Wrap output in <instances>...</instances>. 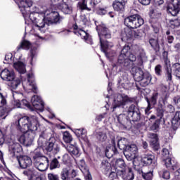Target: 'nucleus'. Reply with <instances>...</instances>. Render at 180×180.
Returning <instances> with one entry per match:
<instances>
[{"instance_id": "1", "label": "nucleus", "mask_w": 180, "mask_h": 180, "mask_svg": "<svg viewBox=\"0 0 180 180\" xmlns=\"http://www.w3.org/2000/svg\"><path fill=\"white\" fill-rule=\"evenodd\" d=\"M14 124L17 130L24 134L18 138L19 143L27 147L30 146L33 139L29 137L27 131H37L39 127H40L39 118L35 115H25L15 121Z\"/></svg>"}, {"instance_id": "2", "label": "nucleus", "mask_w": 180, "mask_h": 180, "mask_svg": "<svg viewBox=\"0 0 180 180\" xmlns=\"http://www.w3.org/2000/svg\"><path fill=\"white\" fill-rule=\"evenodd\" d=\"M94 23L99 37L101 51L106 54L109 49V41H108V39H112V31L103 22L99 23L98 21H95Z\"/></svg>"}, {"instance_id": "3", "label": "nucleus", "mask_w": 180, "mask_h": 180, "mask_svg": "<svg viewBox=\"0 0 180 180\" xmlns=\"http://www.w3.org/2000/svg\"><path fill=\"white\" fill-rule=\"evenodd\" d=\"M137 57L136 54L130 53V46L125 44L118 57L117 64L122 67H133V63L136 62Z\"/></svg>"}, {"instance_id": "4", "label": "nucleus", "mask_w": 180, "mask_h": 180, "mask_svg": "<svg viewBox=\"0 0 180 180\" xmlns=\"http://www.w3.org/2000/svg\"><path fill=\"white\" fill-rule=\"evenodd\" d=\"M162 15L161 10L158 7L155 6L150 8L148 13V15L150 18L149 19V23L155 34L160 33V27H161L160 18H161Z\"/></svg>"}, {"instance_id": "5", "label": "nucleus", "mask_w": 180, "mask_h": 180, "mask_svg": "<svg viewBox=\"0 0 180 180\" xmlns=\"http://www.w3.org/2000/svg\"><path fill=\"white\" fill-rule=\"evenodd\" d=\"M63 141L66 143L68 145H64L65 150H67L68 153L70 154L72 156L79 157V148H78V145L77 143L74 144H71V141H72V135L70 133V131H66L63 134Z\"/></svg>"}, {"instance_id": "6", "label": "nucleus", "mask_w": 180, "mask_h": 180, "mask_svg": "<svg viewBox=\"0 0 180 180\" xmlns=\"http://www.w3.org/2000/svg\"><path fill=\"white\" fill-rule=\"evenodd\" d=\"M134 78L135 81L139 82V85L143 88L150 85L152 79L151 75L148 72H144L141 68L136 69Z\"/></svg>"}, {"instance_id": "7", "label": "nucleus", "mask_w": 180, "mask_h": 180, "mask_svg": "<svg viewBox=\"0 0 180 180\" xmlns=\"http://www.w3.org/2000/svg\"><path fill=\"white\" fill-rule=\"evenodd\" d=\"M124 25L129 29H137L144 25V19L139 14L131 15L124 18Z\"/></svg>"}, {"instance_id": "8", "label": "nucleus", "mask_w": 180, "mask_h": 180, "mask_svg": "<svg viewBox=\"0 0 180 180\" xmlns=\"http://www.w3.org/2000/svg\"><path fill=\"white\" fill-rule=\"evenodd\" d=\"M73 33L76 36H80L82 40H84L87 44H94L92 36L88 32L84 30V27H79L77 23L72 25Z\"/></svg>"}, {"instance_id": "9", "label": "nucleus", "mask_w": 180, "mask_h": 180, "mask_svg": "<svg viewBox=\"0 0 180 180\" xmlns=\"http://www.w3.org/2000/svg\"><path fill=\"white\" fill-rule=\"evenodd\" d=\"M128 117H129L131 122H140L141 119V112L140 108L135 104L129 105L127 110Z\"/></svg>"}, {"instance_id": "10", "label": "nucleus", "mask_w": 180, "mask_h": 180, "mask_svg": "<svg viewBox=\"0 0 180 180\" xmlns=\"http://www.w3.org/2000/svg\"><path fill=\"white\" fill-rule=\"evenodd\" d=\"M139 153V148L136 144L128 145L124 150L123 154L128 161H133L134 158H136Z\"/></svg>"}, {"instance_id": "11", "label": "nucleus", "mask_w": 180, "mask_h": 180, "mask_svg": "<svg viewBox=\"0 0 180 180\" xmlns=\"http://www.w3.org/2000/svg\"><path fill=\"white\" fill-rule=\"evenodd\" d=\"M142 164L144 167H150L152 165L153 168L157 167V160H155V155L153 152L146 153L142 156Z\"/></svg>"}, {"instance_id": "12", "label": "nucleus", "mask_w": 180, "mask_h": 180, "mask_svg": "<svg viewBox=\"0 0 180 180\" xmlns=\"http://www.w3.org/2000/svg\"><path fill=\"white\" fill-rule=\"evenodd\" d=\"M18 6L23 9L25 12H22L23 16H30V19H32V15L33 13L30 11V7L33 6V1L32 0H18Z\"/></svg>"}, {"instance_id": "13", "label": "nucleus", "mask_w": 180, "mask_h": 180, "mask_svg": "<svg viewBox=\"0 0 180 180\" xmlns=\"http://www.w3.org/2000/svg\"><path fill=\"white\" fill-rule=\"evenodd\" d=\"M45 19L48 26H50V25H57V23L61 22V16H60V13L58 11L53 10L49 13L46 14Z\"/></svg>"}, {"instance_id": "14", "label": "nucleus", "mask_w": 180, "mask_h": 180, "mask_svg": "<svg viewBox=\"0 0 180 180\" xmlns=\"http://www.w3.org/2000/svg\"><path fill=\"white\" fill-rule=\"evenodd\" d=\"M22 146L19 143H13L8 145V154L12 158L20 157V153L22 151Z\"/></svg>"}, {"instance_id": "15", "label": "nucleus", "mask_w": 180, "mask_h": 180, "mask_svg": "<svg viewBox=\"0 0 180 180\" xmlns=\"http://www.w3.org/2000/svg\"><path fill=\"white\" fill-rule=\"evenodd\" d=\"M78 175V172L75 169H68L65 167L60 172V179L62 180H72Z\"/></svg>"}, {"instance_id": "16", "label": "nucleus", "mask_w": 180, "mask_h": 180, "mask_svg": "<svg viewBox=\"0 0 180 180\" xmlns=\"http://www.w3.org/2000/svg\"><path fill=\"white\" fill-rule=\"evenodd\" d=\"M17 161H18V164L21 169H26L27 168H30V167L33 165V161L32 160V158L27 155H20V157H18Z\"/></svg>"}, {"instance_id": "17", "label": "nucleus", "mask_w": 180, "mask_h": 180, "mask_svg": "<svg viewBox=\"0 0 180 180\" xmlns=\"http://www.w3.org/2000/svg\"><path fill=\"white\" fill-rule=\"evenodd\" d=\"M110 140L112 147L105 149V157L107 158H112L113 155L119 154V150H117V148L116 147V136H112Z\"/></svg>"}, {"instance_id": "18", "label": "nucleus", "mask_w": 180, "mask_h": 180, "mask_svg": "<svg viewBox=\"0 0 180 180\" xmlns=\"http://www.w3.org/2000/svg\"><path fill=\"white\" fill-rule=\"evenodd\" d=\"M31 103L32 106V110L36 109L37 110H40L43 112L44 110V103L41 100V97L39 96H33L31 98Z\"/></svg>"}, {"instance_id": "19", "label": "nucleus", "mask_w": 180, "mask_h": 180, "mask_svg": "<svg viewBox=\"0 0 180 180\" xmlns=\"http://www.w3.org/2000/svg\"><path fill=\"white\" fill-rule=\"evenodd\" d=\"M155 110H156V115H152L149 117V120H155V119H159L160 120H163V122H165V120L164 119V112H165V110L164 109V105L161 103V101L158 102V104L155 108Z\"/></svg>"}, {"instance_id": "20", "label": "nucleus", "mask_w": 180, "mask_h": 180, "mask_svg": "<svg viewBox=\"0 0 180 180\" xmlns=\"http://www.w3.org/2000/svg\"><path fill=\"white\" fill-rule=\"evenodd\" d=\"M171 2L167 7V11L172 16H176L180 12V0H171Z\"/></svg>"}, {"instance_id": "21", "label": "nucleus", "mask_w": 180, "mask_h": 180, "mask_svg": "<svg viewBox=\"0 0 180 180\" xmlns=\"http://www.w3.org/2000/svg\"><path fill=\"white\" fill-rule=\"evenodd\" d=\"M148 137L150 139V146L154 151L160 150V141L158 139V134L154 133H148Z\"/></svg>"}, {"instance_id": "22", "label": "nucleus", "mask_w": 180, "mask_h": 180, "mask_svg": "<svg viewBox=\"0 0 180 180\" xmlns=\"http://www.w3.org/2000/svg\"><path fill=\"white\" fill-rule=\"evenodd\" d=\"M119 176H121L123 180H134V172L133 168L129 167L124 170H120L118 172Z\"/></svg>"}, {"instance_id": "23", "label": "nucleus", "mask_w": 180, "mask_h": 180, "mask_svg": "<svg viewBox=\"0 0 180 180\" xmlns=\"http://www.w3.org/2000/svg\"><path fill=\"white\" fill-rule=\"evenodd\" d=\"M127 0H115L112 3V8L115 12L123 13L125 11Z\"/></svg>"}, {"instance_id": "24", "label": "nucleus", "mask_w": 180, "mask_h": 180, "mask_svg": "<svg viewBox=\"0 0 180 180\" xmlns=\"http://www.w3.org/2000/svg\"><path fill=\"white\" fill-rule=\"evenodd\" d=\"M79 168L82 174H84L86 180H92V175L89 172V168L86 166V163L84 160H81L79 161Z\"/></svg>"}, {"instance_id": "25", "label": "nucleus", "mask_w": 180, "mask_h": 180, "mask_svg": "<svg viewBox=\"0 0 180 180\" xmlns=\"http://www.w3.org/2000/svg\"><path fill=\"white\" fill-rule=\"evenodd\" d=\"M118 123L122 124L123 127L127 129V127H131V120L129 117V115L120 114L117 117Z\"/></svg>"}, {"instance_id": "26", "label": "nucleus", "mask_w": 180, "mask_h": 180, "mask_svg": "<svg viewBox=\"0 0 180 180\" xmlns=\"http://www.w3.org/2000/svg\"><path fill=\"white\" fill-rule=\"evenodd\" d=\"M165 165L169 171H171L172 172H174V171L178 169L179 165H178V162L175 158H167L165 159Z\"/></svg>"}, {"instance_id": "27", "label": "nucleus", "mask_w": 180, "mask_h": 180, "mask_svg": "<svg viewBox=\"0 0 180 180\" xmlns=\"http://www.w3.org/2000/svg\"><path fill=\"white\" fill-rule=\"evenodd\" d=\"M116 140H117V146L119 150L124 152L125 149L127 148L129 146V140L124 137L119 136H117L115 138V144H116Z\"/></svg>"}, {"instance_id": "28", "label": "nucleus", "mask_w": 180, "mask_h": 180, "mask_svg": "<svg viewBox=\"0 0 180 180\" xmlns=\"http://www.w3.org/2000/svg\"><path fill=\"white\" fill-rule=\"evenodd\" d=\"M0 77L4 81H13V79H15V72L10 71L7 68H5L1 71Z\"/></svg>"}, {"instance_id": "29", "label": "nucleus", "mask_w": 180, "mask_h": 180, "mask_svg": "<svg viewBox=\"0 0 180 180\" xmlns=\"http://www.w3.org/2000/svg\"><path fill=\"white\" fill-rule=\"evenodd\" d=\"M149 44L153 50L155 56H160V54H161V52H160L161 47L160 46V41H158V38L156 39L154 38H150L149 39Z\"/></svg>"}, {"instance_id": "30", "label": "nucleus", "mask_w": 180, "mask_h": 180, "mask_svg": "<svg viewBox=\"0 0 180 180\" xmlns=\"http://www.w3.org/2000/svg\"><path fill=\"white\" fill-rule=\"evenodd\" d=\"M100 168L105 175H108L112 169V165L107 160H103Z\"/></svg>"}, {"instance_id": "31", "label": "nucleus", "mask_w": 180, "mask_h": 180, "mask_svg": "<svg viewBox=\"0 0 180 180\" xmlns=\"http://www.w3.org/2000/svg\"><path fill=\"white\" fill-rule=\"evenodd\" d=\"M165 68V77L167 82H171L172 81V69L171 68V65L167 63L164 66Z\"/></svg>"}, {"instance_id": "32", "label": "nucleus", "mask_w": 180, "mask_h": 180, "mask_svg": "<svg viewBox=\"0 0 180 180\" xmlns=\"http://www.w3.org/2000/svg\"><path fill=\"white\" fill-rule=\"evenodd\" d=\"M173 130H176L180 125V111H176L171 120Z\"/></svg>"}, {"instance_id": "33", "label": "nucleus", "mask_w": 180, "mask_h": 180, "mask_svg": "<svg viewBox=\"0 0 180 180\" xmlns=\"http://www.w3.org/2000/svg\"><path fill=\"white\" fill-rule=\"evenodd\" d=\"M31 47L32 42L27 39H22L16 49L17 51H20V50H30Z\"/></svg>"}, {"instance_id": "34", "label": "nucleus", "mask_w": 180, "mask_h": 180, "mask_svg": "<svg viewBox=\"0 0 180 180\" xmlns=\"http://www.w3.org/2000/svg\"><path fill=\"white\" fill-rule=\"evenodd\" d=\"M36 174L37 172L34 170V169H25V170L22 172V174L24 176H27L28 180H32L36 178Z\"/></svg>"}, {"instance_id": "35", "label": "nucleus", "mask_w": 180, "mask_h": 180, "mask_svg": "<svg viewBox=\"0 0 180 180\" xmlns=\"http://www.w3.org/2000/svg\"><path fill=\"white\" fill-rule=\"evenodd\" d=\"M120 98H121V100L118 101L119 103L117 104H112V108L115 110L116 108H120V106H124L127 102H130V98L128 97V96H122L120 95Z\"/></svg>"}, {"instance_id": "36", "label": "nucleus", "mask_w": 180, "mask_h": 180, "mask_svg": "<svg viewBox=\"0 0 180 180\" xmlns=\"http://www.w3.org/2000/svg\"><path fill=\"white\" fill-rule=\"evenodd\" d=\"M133 161V165H134V169H136V171H138L139 174V172H141V171H143V167H144V164H143L142 162V159L141 160H139V158H135L132 160Z\"/></svg>"}, {"instance_id": "37", "label": "nucleus", "mask_w": 180, "mask_h": 180, "mask_svg": "<svg viewBox=\"0 0 180 180\" xmlns=\"http://www.w3.org/2000/svg\"><path fill=\"white\" fill-rule=\"evenodd\" d=\"M158 99V92H155L153 94L152 96L146 98V102L148 105L154 108L157 105V101Z\"/></svg>"}, {"instance_id": "38", "label": "nucleus", "mask_w": 180, "mask_h": 180, "mask_svg": "<svg viewBox=\"0 0 180 180\" xmlns=\"http://www.w3.org/2000/svg\"><path fill=\"white\" fill-rule=\"evenodd\" d=\"M160 94L163 98V101H167L169 98V89L167 85H160Z\"/></svg>"}, {"instance_id": "39", "label": "nucleus", "mask_w": 180, "mask_h": 180, "mask_svg": "<svg viewBox=\"0 0 180 180\" xmlns=\"http://www.w3.org/2000/svg\"><path fill=\"white\" fill-rule=\"evenodd\" d=\"M58 9L61 11L65 15H71L72 13V6H64V4L58 5Z\"/></svg>"}, {"instance_id": "40", "label": "nucleus", "mask_w": 180, "mask_h": 180, "mask_svg": "<svg viewBox=\"0 0 180 180\" xmlns=\"http://www.w3.org/2000/svg\"><path fill=\"white\" fill-rule=\"evenodd\" d=\"M13 67L15 70H16L17 71H18V72H20V74H25L26 71L25 63L22 61H18L16 63H14Z\"/></svg>"}, {"instance_id": "41", "label": "nucleus", "mask_w": 180, "mask_h": 180, "mask_svg": "<svg viewBox=\"0 0 180 180\" xmlns=\"http://www.w3.org/2000/svg\"><path fill=\"white\" fill-rule=\"evenodd\" d=\"M115 166L117 168H121V171H124L127 168H129V166L126 165L124 160L122 158L117 159L115 161Z\"/></svg>"}, {"instance_id": "42", "label": "nucleus", "mask_w": 180, "mask_h": 180, "mask_svg": "<svg viewBox=\"0 0 180 180\" xmlns=\"http://www.w3.org/2000/svg\"><path fill=\"white\" fill-rule=\"evenodd\" d=\"M93 12L96 13V15H99L100 16H103V15H106L108 13V7L102 8V7H93Z\"/></svg>"}, {"instance_id": "43", "label": "nucleus", "mask_w": 180, "mask_h": 180, "mask_svg": "<svg viewBox=\"0 0 180 180\" xmlns=\"http://www.w3.org/2000/svg\"><path fill=\"white\" fill-rule=\"evenodd\" d=\"M153 171H149L148 172H144L142 171L139 172V174L141 175L143 179L144 180H153L154 176Z\"/></svg>"}, {"instance_id": "44", "label": "nucleus", "mask_w": 180, "mask_h": 180, "mask_svg": "<svg viewBox=\"0 0 180 180\" xmlns=\"http://www.w3.org/2000/svg\"><path fill=\"white\" fill-rule=\"evenodd\" d=\"M76 134L77 137L82 139V140H88V136H86V129H77Z\"/></svg>"}, {"instance_id": "45", "label": "nucleus", "mask_w": 180, "mask_h": 180, "mask_svg": "<svg viewBox=\"0 0 180 180\" xmlns=\"http://www.w3.org/2000/svg\"><path fill=\"white\" fill-rule=\"evenodd\" d=\"M34 161L35 165H49V158L46 156H42L41 158H39L38 159H36Z\"/></svg>"}, {"instance_id": "46", "label": "nucleus", "mask_w": 180, "mask_h": 180, "mask_svg": "<svg viewBox=\"0 0 180 180\" xmlns=\"http://www.w3.org/2000/svg\"><path fill=\"white\" fill-rule=\"evenodd\" d=\"M162 121H163L162 120L156 118L155 121L151 125L150 129L153 130V131H158V130H160V126L161 124V122Z\"/></svg>"}, {"instance_id": "47", "label": "nucleus", "mask_w": 180, "mask_h": 180, "mask_svg": "<svg viewBox=\"0 0 180 180\" xmlns=\"http://www.w3.org/2000/svg\"><path fill=\"white\" fill-rule=\"evenodd\" d=\"M34 20H35L36 22L35 26L37 27H39V29H43V27L46 26V23L47 25V20H46V18L44 19H39V20L34 18Z\"/></svg>"}, {"instance_id": "48", "label": "nucleus", "mask_w": 180, "mask_h": 180, "mask_svg": "<svg viewBox=\"0 0 180 180\" xmlns=\"http://www.w3.org/2000/svg\"><path fill=\"white\" fill-rule=\"evenodd\" d=\"M87 4L88 2L86 0H82V2L79 1L78 5L82 11H88V12H91L92 9L88 7Z\"/></svg>"}, {"instance_id": "49", "label": "nucleus", "mask_w": 180, "mask_h": 180, "mask_svg": "<svg viewBox=\"0 0 180 180\" xmlns=\"http://www.w3.org/2000/svg\"><path fill=\"white\" fill-rule=\"evenodd\" d=\"M30 64L33 65V61H36L37 59V51L34 49H32L30 51Z\"/></svg>"}, {"instance_id": "50", "label": "nucleus", "mask_w": 180, "mask_h": 180, "mask_svg": "<svg viewBox=\"0 0 180 180\" xmlns=\"http://www.w3.org/2000/svg\"><path fill=\"white\" fill-rule=\"evenodd\" d=\"M57 143V141L56 140V138L52 137L50 138L48 141V146H46V151L51 152L53 150V146L55 145V143Z\"/></svg>"}, {"instance_id": "51", "label": "nucleus", "mask_w": 180, "mask_h": 180, "mask_svg": "<svg viewBox=\"0 0 180 180\" xmlns=\"http://www.w3.org/2000/svg\"><path fill=\"white\" fill-rule=\"evenodd\" d=\"M173 72L174 75L180 79V63H176L172 65Z\"/></svg>"}, {"instance_id": "52", "label": "nucleus", "mask_w": 180, "mask_h": 180, "mask_svg": "<svg viewBox=\"0 0 180 180\" xmlns=\"http://www.w3.org/2000/svg\"><path fill=\"white\" fill-rule=\"evenodd\" d=\"M155 74L159 78H161V77H162L164 74V72H162V65L158 64L155 67Z\"/></svg>"}, {"instance_id": "53", "label": "nucleus", "mask_w": 180, "mask_h": 180, "mask_svg": "<svg viewBox=\"0 0 180 180\" xmlns=\"http://www.w3.org/2000/svg\"><path fill=\"white\" fill-rule=\"evenodd\" d=\"M60 162L55 158L51 161L49 168L50 169H56V168H60Z\"/></svg>"}, {"instance_id": "54", "label": "nucleus", "mask_w": 180, "mask_h": 180, "mask_svg": "<svg viewBox=\"0 0 180 180\" xmlns=\"http://www.w3.org/2000/svg\"><path fill=\"white\" fill-rule=\"evenodd\" d=\"M124 34L126 35V39L129 40L130 39H133L134 37V30L133 28H128L125 29L124 32Z\"/></svg>"}, {"instance_id": "55", "label": "nucleus", "mask_w": 180, "mask_h": 180, "mask_svg": "<svg viewBox=\"0 0 180 180\" xmlns=\"http://www.w3.org/2000/svg\"><path fill=\"white\" fill-rule=\"evenodd\" d=\"M10 86L13 89H16L19 85H20V79H14L13 80H11Z\"/></svg>"}, {"instance_id": "56", "label": "nucleus", "mask_w": 180, "mask_h": 180, "mask_svg": "<svg viewBox=\"0 0 180 180\" xmlns=\"http://www.w3.org/2000/svg\"><path fill=\"white\" fill-rule=\"evenodd\" d=\"M166 35H167V43L169 44H172V43H174V35L171 34V31L169 30L166 31Z\"/></svg>"}, {"instance_id": "57", "label": "nucleus", "mask_w": 180, "mask_h": 180, "mask_svg": "<svg viewBox=\"0 0 180 180\" xmlns=\"http://www.w3.org/2000/svg\"><path fill=\"white\" fill-rule=\"evenodd\" d=\"M143 34H144V31H143V30H134V37L135 39H141Z\"/></svg>"}, {"instance_id": "58", "label": "nucleus", "mask_w": 180, "mask_h": 180, "mask_svg": "<svg viewBox=\"0 0 180 180\" xmlns=\"http://www.w3.org/2000/svg\"><path fill=\"white\" fill-rule=\"evenodd\" d=\"M160 176L163 179L168 180L169 179L171 174L169 171L167 170H163L162 172H160Z\"/></svg>"}, {"instance_id": "59", "label": "nucleus", "mask_w": 180, "mask_h": 180, "mask_svg": "<svg viewBox=\"0 0 180 180\" xmlns=\"http://www.w3.org/2000/svg\"><path fill=\"white\" fill-rule=\"evenodd\" d=\"M179 26H180L179 20L175 19V20H170V27H172V29H175L176 27H179Z\"/></svg>"}, {"instance_id": "60", "label": "nucleus", "mask_w": 180, "mask_h": 180, "mask_svg": "<svg viewBox=\"0 0 180 180\" xmlns=\"http://www.w3.org/2000/svg\"><path fill=\"white\" fill-rule=\"evenodd\" d=\"M97 139L98 140H99V141L103 142L106 141V139H108V136H106V134L102 131H99L98 133Z\"/></svg>"}, {"instance_id": "61", "label": "nucleus", "mask_w": 180, "mask_h": 180, "mask_svg": "<svg viewBox=\"0 0 180 180\" xmlns=\"http://www.w3.org/2000/svg\"><path fill=\"white\" fill-rule=\"evenodd\" d=\"M162 161L164 162L165 160H167V158H169V150L167 148H163L162 152Z\"/></svg>"}, {"instance_id": "62", "label": "nucleus", "mask_w": 180, "mask_h": 180, "mask_svg": "<svg viewBox=\"0 0 180 180\" xmlns=\"http://www.w3.org/2000/svg\"><path fill=\"white\" fill-rule=\"evenodd\" d=\"M47 178L48 180H60V176L54 173H49Z\"/></svg>"}, {"instance_id": "63", "label": "nucleus", "mask_w": 180, "mask_h": 180, "mask_svg": "<svg viewBox=\"0 0 180 180\" xmlns=\"http://www.w3.org/2000/svg\"><path fill=\"white\" fill-rule=\"evenodd\" d=\"M107 175L108 176L110 180L116 179V177L117 176V175H119V172L116 173L115 172H112L111 169L110 171L108 172Z\"/></svg>"}, {"instance_id": "64", "label": "nucleus", "mask_w": 180, "mask_h": 180, "mask_svg": "<svg viewBox=\"0 0 180 180\" xmlns=\"http://www.w3.org/2000/svg\"><path fill=\"white\" fill-rule=\"evenodd\" d=\"M34 154L33 156L34 161L43 157V155H41V152H40V150L39 149H36L34 152Z\"/></svg>"}]
</instances>
